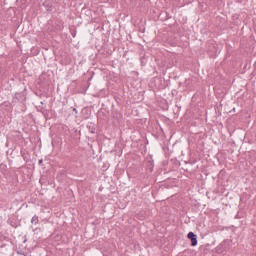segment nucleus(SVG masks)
Wrapping results in <instances>:
<instances>
[{"label": "nucleus", "instance_id": "1", "mask_svg": "<svg viewBox=\"0 0 256 256\" xmlns=\"http://www.w3.org/2000/svg\"><path fill=\"white\" fill-rule=\"evenodd\" d=\"M188 239H190L192 247H196V245H197V235H195V233H193V232H189L188 233Z\"/></svg>", "mask_w": 256, "mask_h": 256}, {"label": "nucleus", "instance_id": "2", "mask_svg": "<svg viewBox=\"0 0 256 256\" xmlns=\"http://www.w3.org/2000/svg\"><path fill=\"white\" fill-rule=\"evenodd\" d=\"M31 223L34 225H39V216L34 215L31 219Z\"/></svg>", "mask_w": 256, "mask_h": 256}, {"label": "nucleus", "instance_id": "3", "mask_svg": "<svg viewBox=\"0 0 256 256\" xmlns=\"http://www.w3.org/2000/svg\"><path fill=\"white\" fill-rule=\"evenodd\" d=\"M73 111L77 113V108H74Z\"/></svg>", "mask_w": 256, "mask_h": 256}, {"label": "nucleus", "instance_id": "4", "mask_svg": "<svg viewBox=\"0 0 256 256\" xmlns=\"http://www.w3.org/2000/svg\"><path fill=\"white\" fill-rule=\"evenodd\" d=\"M39 163H43V160H39Z\"/></svg>", "mask_w": 256, "mask_h": 256}]
</instances>
